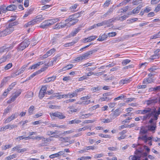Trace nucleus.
I'll list each match as a JSON object with an SVG mask.
<instances>
[{
    "label": "nucleus",
    "instance_id": "338daca9",
    "mask_svg": "<svg viewBox=\"0 0 160 160\" xmlns=\"http://www.w3.org/2000/svg\"><path fill=\"white\" fill-rule=\"evenodd\" d=\"M116 105V103L114 102H111L108 104V106L109 107L112 108L114 107Z\"/></svg>",
    "mask_w": 160,
    "mask_h": 160
},
{
    "label": "nucleus",
    "instance_id": "4d7b16f0",
    "mask_svg": "<svg viewBox=\"0 0 160 160\" xmlns=\"http://www.w3.org/2000/svg\"><path fill=\"white\" fill-rule=\"evenodd\" d=\"M129 8V6H126L123 9L122 8L121 9L122 10V11H121V13H123V12H126L128 10Z\"/></svg>",
    "mask_w": 160,
    "mask_h": 160
},
{
    "label": "nucleus",
    "instance_id": "72a5a7b5",
    "mask_svg": "<svg viewBox=\"0 0 160 160\" xmlns=\"http://www.w3.org/2000/svg\"><path fill=\"white\" fill-rule=\"evenodd\" d=\"M46 92L44 91L40 90L39 94V98L41 99H42V98H43L44 96V93Z\"/></svg>",
    "mask_w": 160,
    "mask_h": 160
},
{
    "label": "nucleus",
    "instance_id": "aec40b11",
    "mask_svg": "<svg viewBox=\"0 0 160 160\" xmlns=\"http://www.w3.org/2000/svg\"><path fill=\"white\" fill-rule=\"evenodd\" d=\"M21 148V145H18L12 148V151L16 150L17 151V152H18L20 150V148Z\"/></svg>",
    "mask_w": 160,
    "mask_h": 160
},
{
    "label": "nucleus",
    "instance_id": "473e14b6",
    "mask_svg": "<svg viewBox=\"0 0 160 160\" xmlns=\"http://www.w3.org/2000/svg\"><path fill=\"white\" fill-rule=\"evenodd\" d=\"M129 82L128 79H125L124 80H122L119 82V84H124L127 83Z\"/></svg>",
    "mask_w": 160,
    "mask_h": 160
},
{
    "label": "nucleus",
    "instance_id": "ea45409f",
    "mask_svg": "<svg viewBox=\"0 0 160 160\" xmlns=\"http://www.w3.org/2000/svg\"><path fill=\"white\" fill-rule=\"evenodd\" d=\"M91 158V157L87 156V157H82L81 158H78V160H84L85 159H89Z\"/></svg>",
    "mask_w": 160,
    "mask_h": 160
},
{
    "label": "nucleus",
    "instance_id": "37998d69",
    "mask_svg": "<svg viewBox=\"0 0 160 160\" xmlns=\"http://www.w3.org/2000/svg\"><path fill=\"white\" fill-rule=\"evenodd\" d=\"M128 16L124 15L118 18H117V20H118L123 21V20L126 19V18H127Z\"/></svg>",
    "mask_w": 160,
    "mask_h": 160
},
{
    "label": "nucleus",
    "instance_id": "dca6fc26",
    "mask_svg": "<svg viewBox=\"0 0 160 160\" xmlns=\"http://www.w3.org/2000/svg\"><path fill=\"white\" fill-rule=\"evenodd\" d=\"M56 78V76H53L52 77H48L47 78H46L44 81H45V82H48L51 81H54Z\"/></svg>",
    "mask_w": 160,
    "mask_h": 160
},
{
    "label": "nucleus",
    "instance_id": "a19ab883",
    "mask_svg": "<svg viewBox=\"0 0 160 160\" xmlns=\"http://www.w3.org/2000/svg\"><path fill=\"white\" fill-rule=\"evenodd\" d=\"M12 66V63H10L7 64L5 67L4 69L5 70H8Z\"/></svg>",
    "mask_w": 160,
    "mask_h": 160
},
{
    "label": "nucleus",
    "instance_id": "ddd939ff",
    "mask_svg": "<svg viewBox=\"0 0 160 160\" xmlns=\"http://www.w3.org/2000/svg\"><path fill=\"white\" fill-rule=\"evenodd\" d=\"M107 35L105 33L100 35L99 38L97 39V40L99 41H102L105 40L107 38Z\"/></svg>",
    "mask_w": 160,
    "mask_h": 160
},
{
    "label": "nucleus",
    "instance_id": "39448f33",
    "mask_svg": "<svg viewBox=\"0 0 160 160\" xmlns=\"http://www.w3.org/2000/svg\"><path fill=\"white\" fill-rule=\"evenodd\" d=\"M98 50V49L97 48H95L83 54L82 55L83 59L87 58L90 55H91L93 53L97 52Z\"/></svg>",
    "mask_w": 160,
    "mask_h": 160
},
{
    "label": "nucleus",
    "instance_id": "4be33fe9",
    "mask_svg": "<svg viewBox=\"0 0 160 160\" xmlns=\"http://www.w3.org/2000/svg\"><path fill=\"white\" fill-rule=\"evenodd\" d=\"M45 22L46 24V26H47L48 27L51 26L54 24L52 20V19L46 21Z\"/></svg>",
    "mask_w": 160,
    "mask_h": 160
},
{
    "label": "nucleus",
    "instance_id": "0e129e2a",
    "mask_svg": "<svg viewBox=\"0 0 160 160\" xmlns=\"http://www.w3.org/2000/svg\"><path fill=\"white\" fill-rule=\"evenodd\" d=\"M24 139V136H21L17 137L15 139L16 140H18V141H20L21 140H22Z\"/></svg>",
    "mask_w": 160,
    "mask_h": 160
},
{
    "label": "nucleus",
    "instance_id": "603ef678",
    "mask_svg": "<svg viewBox=\"0 0 160 160\" xmlns=\"http://www.w3.org/2000/svg\"><path fill=\"white\" fill-rule=\"evenodd\" d=\"M116 20H117V18H112V19H108V21L109 24H110V23H111L113 22H114Z\"/></svg>",
    "mask_w": 160,
    "mask_h": 160
},
{
    "label": "nucleus",
    "instance_id": "680f3d73",
    "mask_svg": "<svg viewBox=\"0 0 160 160\" xmlns=\"http://www.w3.org/2000/svg\"><path fill=\"white\" fill-rule=\"evenodd\" d=\"M58 156V153H55L53 154L50 155L49 156V158H53L55 157H57Z\"/></svg>",
    "mask_w": 160,
    "mask_h": 160
},
{
    "label": "nucleus",
    "instance_id": "e2e57ef3",
    "mask_svg": "<svg viewBox=\"0 0 160 160\" xmlns=\"http://www.w3.org/2000/svg\"><path fill=\"white\" fill-rule=\"evenodd\" d=\"M156 128V126L155 125V126H149L148 127V130H151V131H153Z\"/></svg>",
    "mask_w": 160,
    "mask_h": 160
},
{
    "label": "nucleus",
    "instance_id": "9d476101",
    "mask_svg": "<svg viewBox=\"0 0 160 160\" xmlns=\"http://www.w3.org/2000/svg\"><path fill=\"white\" fill-rule=\"evenodd\" d=\"M96 38L97 36H90L87 38H85L84 39L83 42L84 43H86L87 42H91L95 39Z\"/></svg>",
    "mask_w": 160,
    "mask_h": 160
},
{
    "label": "nucleus",
    "instance_id": "393cba45",
    "mask_svg": "<svg viewBox=\"0 0 160 160\" xmlns=\"http://www.w3.org/2000/svg\"><path fill=\"white\" fill-rule=\"evenodd\" d=\"M160 37V31L158 32V33L156 34H154L153 35L150 37V39H156L159 38Z\"/></svg>",
    "mask_w": 160,
    "mask_h": 160
},
{
    "label": "nucleus",
    "instance_id": "79ce46f5",
    "mask_svg": "<svg viewBox=\"0 0 160 160\" xmlns=\"http://www.w3.org/2000/svg\"><path fill=\"white\" fill-rule=\"evenodd\" d=\"M101 99L102 101H108L109 100L110 98L109 97H107L106 96H103L101 98Z\"/></svg>",
    "mask_w": 160,
    "mask_h": 160
},
{
    "label": "nucleus",
    "instance_id": "2f4dec72",
    "mask_svg": "<svg viewBox=\"0 0 160 160\" xmlns=\"http://www.w3.org/2000/svg\"><path fill=\"white\" fill-rule=\"evenodd\" d=\"M71 139V137H67L65 138H61L59 139V140L61 141H65V142H68L67 140H70Z\"/></svg>",
    "mask_w": 160,
    "mask_h": 160
},
{
    "label": "nucleus",
    "instance_id": "423d86ee",
    "mask_svg": "<svg viewBox=\"0 0 160 160\" xmlns=\"http://www.w3.org/2000/svg\"><path fill=\"white\" fill-rule=\"evenodd\" d=\"M51 116L57 117L60 119H63L66 118L65 116L62 113L60 112H57L54 113H52V114L50 113Z\"/></svg>",
    "mask_w": 160,
    "mask_h": 160
},
{
    "label": "nucleus",
    "instance_id": "a878e982",
    "mask_svg": "<svg viewBox=\"0 0 160 160\" xmlns=\"http://www.w3.org/2000/svg\"><path fill=\"white\" fill-rule=\"evenodd\" d=\"M156 112V109H154L153 110H151V111L150 112H148V114H147V115L148 118H150L152 115H153Z\"/></svg>",
    "mask_w": 160,
    "mask_h": 160
},
{
    "label": "nucleus",
    "instance_id": "6e6d98bb",
    "mask_svg": "<svg viewBox=\"0 0 160 160\" xmlns=\"http://www.w3.org/2000/svg\"><path fill=\"white\" fill-rule=\"evenodd\" d=\"M8 126L10 130L12 129H13V128H17V126L16 125H11V124H9L8 125Z\"/></svg>",
    "mask_w": 160,
    "mask_h": 160
},
{
    "label": "nucleus",
    "instance_id": "f3484780",
    "mask_svg": "<svg viewBox=\"0 0 160 160\" xmlns=\"http://www.w3.org/2000/svg\"><path fill=\"white\" fill-rule=\"evenodd\" d=\"M73 65L72 64L68 65L64 67L62 69V71H65L68 70H69L72 68L73 67Z\"/></svg>",
    "mask_w": 160,
    "mask_h": 160
},
{
    "label": "nucleus",
    "instance_id": "cd10ccee",
    "mask_svg": "<svg viewBox=\"0 0 160 160\" xmlns=\"http://www.w3.org/2000/svg\"><path fill=\"white\" fill-rule=\"evenodd\" d=\"M34 110V107L33 106H31L28 110V112L29 115H30L32 114L33 111Z\"/></svg>",
    "mask_w": 160,
    "mask_h": 160
},
{
    "label": "nucleus",
    "instance_id": "bb28decb",
    "mask_svg": "<svg viewBox=\"0 0 160 160\" xmlns=\"http://www.w3.org/2000/svg\"><path fill=\"white\" fill-rule=\"evenodd\" d=\"M131 157V160H141L140 159V157L136 156V155H134V156H130L129 157V158Z\"/></svg>",
    "mask_w": 160,
    "mask_h": 160
},
{
    "label": "nucleus",
    "instance_id": "58836bf2",
    "mask_svg": "<svg viewBox=\"0 0 160 160\" xmlns=\"http://www.w3.org/2000/svg\"><path fill=\"white\" fill-rule=\"evenodd\" d=\"M16 154H13L12 155L9 156L6 158V159L7 160H10L16 157Z\"/></svg>",
    "mask_w": 160,
    "mask_h": 160
},
{
    "label": "nucleus",
    "instance_id": "3c124183",
    "mask_svg": "<svg viewBox=\"0 0 160 160\" xmlns=\"http://www.w3.org/2000/svg\"><path fill=\"white\" fill-rule=\"evenodd\" d=\"M27 67V66H25V65L23 66L21 69H19L18 72H20L21 74L24 71V70L25 69V68Z\"/></svg>",
    "mask_w": 160,
    "mask_h": 160
},
{
    "label": "nucleus",
    "instance_id": "6e6552de",
    "mask_svg": "<svg viewBox=\"0 0 160 160\" xmlns=\"http://www.w3.org/2000/svg\"><path fill=\"white\" fill-rule=\"evenodd\" d=\"M18 115V114L15 112L12 114L11 116L8 118L5 121V123H8L13 120Z\"/></svg>",
    "mask_w": 160,
    "mask_h": 160
},
{
    "label": "nucleus",
    "instance_id": "7ed1b4c3",
    "mask_svg": "<svg viewBox=\"0 0 160 160\" xmlns=\"http://www.w3.org/2000/svg\"><path fill=\"white\" fill-rule=\"evenodd\" d=\"M14 30V28L9 27L7 26L6 28L2 31L1 34L3 36H6L10 34Z\"/></svg>",
    "mask_w": 160,
    "mask_h": 160
},
{
    "label": "nucleus",
    "instance_id": "20e7f679",
    "mask_svg": "<svg viewBox=\"0 0 160 160\" xmlns=\"http://www.w3.org/2000/svg\"><path fill=\"white\" fill-rule=\"evenodd\" d=\"M78 21V19H76L73 15H71L69 17L68 19L65 20V22H71L69 23L70 25H73ZM68 24L69 23H67Z\"/></svg>",
    "mask_w": 160,
    "mask_h": 160
},
{
    "label": "nucleus",
    "instance_id": "9b49d317",
    "mask_svg": "<svg viewBox=\"0 0 160 160\" xmlns=\"http://www.w3.org/2000/svg\"><path fill=\"white\" fill-rule=\"evenodd\" d=\"M43 63V62H38L37 63L34 64L30 66L29 68V69H35L40 65L42 64Z\"/></svg>",
    "mask_w": 160,
    "mask_h": 160
},
{
    "label": "nucleus",
    "instance_id": "49530a36",
    "mask_svg": "<svg viewBox=\"0 0 160 160\" xmlns=\"http://www.w3.org/2000/svg\"><path fill=\"white\" fill-rule=\"evenodd\" d=\"M8 125H6L2 128H1L0 129V131L2 132L5 130H6L8 129Z\"/></svg>",
    "mask_w": 160,
    "mask_h": 160
},
{
    "label": "nucleus",
    "instance_id": "de8ad7c7",
    "mask_svg": "<svg viewBox=\"0 0 160 160\" xmlns=\"http://www.w3.org/2000/svg\"><path fill=\"white\" fill-rule=\"evenodd\" d=\"M110 2L111 0H107L103 5L104 7H108L110 3Z\"/></svg>",
    "mask_w": 160,
    "mask_h": 160
},
{
    "label": "nucleus",
    "instance_id": "4c0bfd02",
    "mask_svg": "<svg viewBox=\"0 0 160 160\" xmlns=\"http://www.w3.org/2000/svg\"><path fill=\"white\" fill-rule=\"evenodd\" d=\"M159 58V57L158 55L156 53L155 54L151 56L149 58V59L152 60H153L155 59L158 58Z\"/></svg>",
    "mask_w": 160,
    "mask_h": 160
},
{
    "label": "nucleus",
    "instance_id": "c85d7f7f",
    "mask_svg": "<svg viewBox=\"0 0 160 160\" xmlns=\"http://www.w3.org/2000/svg\"><path fill=\"white\" fill-rule=\"evenodd\" d=\"M76 42H69L66 43L64 45V46L65 47H70L73 45L75 43H76Z\"/></svg>",
    "mask_w": 160,
    "mask_h": 160
},
{
    "label": "nucleus",
    "instance_id": "052dcab7",
    "mask_svg": "<svg viewBox=\"0 0 160 160\" xmlns=\"http://www.w3.org/2000/svg\"><path fill=\"white\" fill-rule=\"evenodd\" d=\"M48 65H46V66L45 67L41 68L40 70H38V71H40V73L41 72L45 71L48 68Z\"/></svg>",
    "mask_w": 160,
    "mask_h": 160
},
{
    "label": "nucleus",
    "instance_id": "7c9ffc66",
    "mask_svg": "<svg viewBox=\"0 0 160 160\" xmlns=\"http://www.w3.org/2000/svg\"><path fill=\"white\" fill-rule=\"evenodd\" d=\"M18 24L17 22H10L8 23V24L7 26L9 27L13 28V26L16 25Z\"/></svg>",
    "mask_w": 160,
    "mask_h": 160
},
{
    "label": "nucleus",
    "instance_id": "4468645a",
    "mask_svg": "<svg viewBox=\"0 0 160 160\" xmlns=\"http://www.w3.org/2000/svg\"><path fill=\"white\" fill-rule=\"evenodd\" d=\"M8 10L12 11L16 9L17 6L14 5H10L7 6Z\"/></svg>",
    "mask_w": 160,
    "mask_h": 160
},
{
    "label": "nucleus",
    "instance_id": "a211bd4d",
    "mask_svg": "<svg viewBox=\"0 0 160 160\" xmlns=\"http://www.w3.org/2000/svg\"><path fill=\"white\" fill-rule=\"evenodd\" d=\"M81 122V121L79 119H75L72 121H70L68 122V124H72L73 123H78Z\"/></svg>",
    "mask_w": 160,
    "mask_h": 160
},
{
    "label": "nucleus",
    "instance_id": "5fc2aeb1",
    "mask_svg": "<svg viewBox=\"0 0 160 160\" xmlns=\"http://www.w3.org/2000/svg\"><path fill=\"white\" fill-rule=\"evenodd\" d=\"M40 27L42 28H48L45 22H43L40 26Z\"/></svg>",
    "mask_w": 160,
    "mask_h": 160
},
{
    "label": "nucleus",
    "instance_id": "0eeeda50",
    "mask_svg": "<svg viewBox=\"0 0 160 160\" xmlns=\"http://www.w3.org/2000/svg\"><path fill=\"white\" fill-rule=\"evenodd\" d=\"M121 109L118 108L115 110L111 115L112 118L114 119L119 115L121 112Z\"/></svg>",
    "mask_w": 160,
    "mask_h": 160
},
{
    "label": "nucleus",
    "instance_id": "f257e3e1",
    "mask_svg": "<svg viewBox=\"0 0 160 160\" xmlns=\"http://www.w3.org/2000/svg\"><path fill=\"white\" fill-rule=\"evenodd\" d=\"M30 42L28 40L25 39L17 47V49L18 51L23 50L27 47L30 44Z\"/></svg>",
    "mask_w": 160,
    "mask_h": 160
},
{
    "label": "nucleus",
    "instance_id": "774afa93",
    "mask_svg": "<svg viewBox=\"0 0 160 160\" xmlns=\"http://www.w3.org/2000/svg\"><path fill=\"white\" fill-rule=\"evenodd\" d=\"M151 89H153V91L160 90V86H158L156 88H152Z\"/></svg>",
    "mask_w": 160,
    "mask_h": 160
},
{
    "label": "nucleus",
    "instance_id": "f8f14e48",
    "mask_svg": "<svg viewBox=\"0 0 160 160\" xmlns=\"http://www.w3.org/2000/svg\"><path fill=\"white\" fill-rule=\"evenodd\" d=\"M12 48V47L11 46V47H7L6 46H3L0 48V54L6 51H8L9 50V48Z\"/></svg>",
    "mask_w": 160,
    "mask_h": 160
},
{
    "label": "nucleus",
    "instance_id": "c9c22d12",
    "mask_svg": "<svg viewBox=\"0 0 160 160\" xmlns=\"http://www.w3.org/2000/svg\"><path fill=\"white\" fill-rule=\"evenodd\" d=\"M56 51V50L54 48H52L50 49V50L47 52V54L50 56L52 54Z\"/></svg>",
    "mask_w": 160,
    "mask_h": 160
},
{
    "label": "nucleus",
    "instance_id": "412c9836",
    "mask_svg": "<svg viewBox=\"0 0 160 160\" xmlns=\"http://www.w3.org/2000/svg\"><path fill=\"white\" fill-rule=\"evenodd\" d=\"M68 108L70 109L68 111L69 113H72V112H76L77 111V109L74 108L72 106H70L68 107Z\"/></svg>",
    "mask_w": 160,
    "mask_h": 160
},
{
    "label": "nucleus",
    "instance_id": "5701e85b",
    "mask_svg": "<svg viewBox=\"0 0 160 160\" xmlns=\"http://www.w3.org/2000/svg\"><path fill=\"white\" fill-rule=\"evenodd\" d=\"M40 71H37V72H34L32 74L29 78L28 79H27L26 81L28 80H30L31 78H33L35 76L40 73Z\"/></svg>",
    "mask_w": 160,
    "mask_h": 160
},
{
    "label": "nucleus",
    "instance_id": "864d4df0",
    "mask_svg": "<svg viewBox=\"0 0 160 160\" xmlns=\"http://www.w3.org/2000/svg\"><path fill=\"white\" fill-rule=\"evenodd\" d=\"M108 34L109 36L112 37L115 36L116 35L117 33L115 32H112L108 33Z\"/></svg>",
    "mask_w": 160,
    "mask_h": 160
},
{
    "label": "nucleus",
    "instance_id": "69168bd1",
    "mask_svg": "<svg viewBox=\"0 0 160 160\" xmlns=\"http://www.w3.org/2000/svg\"><path fill=\"white\" fill-rule=\"evenodd\" d=\"M7 77H5L2 80L1 85H3L4 83H6L7 82Z\"/></svg>",
    "mask_w": 160,
    "mask_h": 160
},
{
    "label": "nucleus",
    "instance_id": "2eb2a0df",
    "mask_svg": "<svg viewBox=\"0 0 160 160\" xmlns=\"http://www.w3.org/2000/svg\"><path fill=\"white\" fill-rule=\"evenodd\" d=\"M80 29L79 28H76L74 31L72 32L69 35L70 37L74 36L79 32Z\"/></svg>",
    "mask_w": 160,
    "mask_h": 160
},
{
    "label": "nucleus",
    "instance_id": "a18cd8bd",
    "mask_svg": "<svg viewBox=\"0 0 160 160\" xmlns=\"http://www.w3.org/2000/svg\"><path fill=\"white\" fill-rule=\"evenodd\" d=\"M83 59L82 55L81 56L78 57L76 58H75L74 59V61L77 62H79V61H81Z\"/></svg>",
    "mask_w": 160,
    "mask_h": 160
},
{
    "label": "nucleus",
    "instance_id": "6ab92c4d",
    "mask_svg": "<svg viewBox=\"0 0 160 160\" xmlns=\"http://www.w3.org/2000/svg\"><path fill=\"white\" fill-rule=\"evenodd\" d=\"M152 109L150 108H148L146 109H144L142 110L141 114H144L148 113V112H150L151 111Z\"/></svg>",
    "mask_w": 160,
    "mask_h": 160
},
{
    "label": "nucleus",
    "instance_id": "f704fd0d",
    "mask_svg": "<svg viewBox=\"0 0 160 160\" xmlns=\"http://www.w3.org/2000/svg\"><path fill=\"white\" fill-rule=\"evenodd\" d=\"M130 62V60L127 59L123 60L122 62V65L125 66L127 64L129 63Z\"/></svg>",
    "mask_w": 160,
    "mask_h": 160
},
{
    "label": "nucleus",
    "instance_id": "c756f323",
    "mask_svg": "<svg viewBox=\"0 0 160 160\" xmlns=\"http://www.w3.org/2000/svg\"><path fill=\"white\" fill-rule=\"evenodd\" d=\"M101 89V88L99 87H95L92 88L91 89V90L92 92H95L99 91Z\"/></svg>",
    "mask_w": 160,
    "mask_h": 160
},
{
    "label": "nucleus",
    "instance_id": "09e8293b",
    "mask_svg": "<svg viewBox=\"0 0 160 160\" xmlns=\"http://www.w3.org/2000/svg\"><path fill=\"white\" fill-rule=\"evenodd\" d=\"M64 95H55L53 96H51L49 98L51 99H53V98H54L55 97H58V99H61V98H64Z\"/></svg>",
    "mask_w": 160,
    "mask_h": 160
},
{
    "label": "nucleus",
    "instance_id": "e433bc0d",
    "mask_svg": "<svg viewBox=\"0 0 160 160\" xmlns=\"http://www.w3.org/2000/svg\"><path fill=\"white\" fill-rule=\"evenodd\" d=\"M1 9L3 12H6L8 10L7 7H6L4 5L1 6Z\"/></svg>",
    "mask_w": 160,
    "mask_h": 160
},
{
    "label": "nucleus",
    "instance_id": "bf43d9fd",
    "mask_svg": "<svg viewBox=\"0 0 160 160\" xmlns=\"http://www.w3.org/2000/svg\"><path fill=\"white\" fill-rule=\"evenodd\" d=\"M148 132V130L146 129H142V128H141V130L140 131V133H142L143 134H145L146 133Z\"/></svg>",
    "mask_w": 160,
    "mask_h": 160
},
{
    "label": "nucleus",
    "instance_id": "13d9d810",
    "mask_svg": "<svg viewBox=\"0 0 160 160\" xmlns=\"http://www.w3.org/2000/svg\"><path fill=\"white\" fill-rule=\"evenodd\" d=\"M99 136L102 138H110V136L109 135H104L103 134H100L99 135Z\"/></svg>",
    "mask_w": 160,
    "mask_h": 160
},
{
    "label": "nucleus",
    "instance_id": "c03bdc74",
    "mask_svg": "<svg viewBox=\"0 0 160 160\" xmlns=\"http://www.w3.org/2000/svg\"><path fill=\"white\" fill-rule=\"evenodd\" d=\"M78 5L77 4H75L69 8V10H74L77 8Z\"/></svg>",
    "mask_w": 160,
    "mask_h": 160
},
{
    "label": "nucleus",
    "instance_id": "8fccbe9b",
    "mask_svg": "<svg viewBox=\"0 0 160 160\" xmlns=\"http://www.w3.org/2000/svg\"><path fill=\"white\" fill-rule=\"evenodd\" d=\"M16 84V82H14L12 83L10 85H9L8 88V89L10 90H12L13 87L15 86Z\"/></svg>",
    "mask_w": 160,
    "mask_h": 160
},
{
    "label": "nucleus",
    "instance_id": "1a4fd4ad",
    "mask_svg": "<svg viewBox=\"0 0 160 160\" xmlns=\"http://www.w3.org/2000/svg\"><path fill=\"white\" fill-rule=\"evenodd\" d=\"M158 100L157 98L150 99L146 101L147 104L149 106L150 105H153L157 103Z\"/></svg>",
    "mask_w": 160,
    "mask_h": 160
},
{
    "label": "nucleus",
    "instance_id": "f03ea898",
    "mask_svg": "<svg viewBox=\"0 0 160 160\" xmlns=\"http://www.w3.org/2000/svg\"><path fill=\"white\" fill-rule=\"evenodd\" d=\"M44 19L45 18H43L42 16H41L40 17L37 18L32 21L28 22L27 23L25 24L24 27L25 28H27L30 25H34L36 22H41L42 20Z\"/></svg>",
    "mask_w": 160,
    "mask_h": 160
},
{
    "label": "nucleus",
    "instance_id": "b1692460",
    "mask_svg": "<svg viewBox=\"0 0 160 160\" xmlns=\"http://www.w3.org/2000/svg\"><path fill=\"white\" fill-rule=\"evenodd\" d=\"M21 92L17 93L13 95L11 99V101L13 102L16 99V98L18 96L21 94Z\"/></svg>",
    "mask_w": 160,
    "mask_h": 160
}]
</instances>
